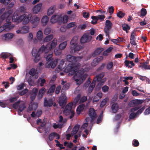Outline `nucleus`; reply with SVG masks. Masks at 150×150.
I'll return each instance as SVG.
<instances>
[{"label": "nucleus", "instance_id": "nucleus-1", "mask_svg": "<svg viewBox=\"0 0 150 150\" xmlns=\"http://www.w3.org/2000/svg\"><path fill=\"white\" fill-rule=\"evenodd\" d=\"M90 66L89 64H86L80 69V65L78 64L73 71V68L71 70V74H74L73 79L76 81L77 85H79L81 84L86 78L87 75L84 74V72L87 71L89 69Z\"/></svg>", "mask_w": 150, "mask_h": 150}, {"label": "nucleus", "instance_id": "nucleus-2", "mask_svg": "<svg viewBox=\"0 0 150 150\" xmlns=\"http://www.w3.org/2000/svg\"><path fill=\"white\" fill-rule=\"evenodd\" d=\"M57 39L54 38L51 43H48L45 46H43L41 47L37 52L35 49L33 48L32 51V54L33 56L35 57L34 59V61L36 62H38L40 59V54L43 52L45 53L48 52L57 45Z\"/></svg>", "mask_w": 150, "mask_h": 150}, {"label": "nucleus", "instance_id": "nucleus-3", "mask_svg": "<svg viewBox=\"0 0 150 150\" xmlns=\"http://www.w3.org/2000/svg\"><path fill=\"white\" fill-rule=\"evenodd\" d=\"M82 58L81 56L77 57H76L71 56L70 54L67 55L66 59L67 60L72 62L69 64L64 69V71L66 73L69 72V75L71 74V69L73 68V71L76 68V67L78 64L77 62H79Z\"/></svg>", "mask_w": 150, "mask_h": 150}, {"label": "nucleus", "instance_id": "nucleus-4", "mask_svg": "<svg viewBox=\"0 0 150 150\" xmlns=\"http://www.w3.org/2000/svg\"><path fill=\"white\" fill-rule=\"evenodd\" d=\"M78 37L77 36L74 37L73 38L70 42V48L71 49V52L73 51L76 53L79 50L82 49L83 47L77 45Z\"/></svg>", "mask_w": 150, "mask_h": 150}, {"label": "nucleus", "instance_id": "nucleus-5", "mask_svg": "<svg viewBox=\"0 0 150 150\" xmlns=\"http://www.w3.org/2000/svg\"><path fill=\"white\" fill-rule=\"evenodd\" d=\"M23 20V24H26L28 23V17L27 16L26 17L25 14L19 16L17 12H15L12 17L13 21L17 23H19Z\"/></svg>", "mask_w": 150, "mask_h": 150}, {"label": "nucleus", "instance_id": "nucleus-6", "mask_svg": "<svg viewBox=\"0 0 150 150\" xmlns=\"http://www.w3.org/2000/svg\"><path fill=\"white\" fill-rule=\"evenodd\" d=\"M52 54H49L47 56L46 58V60L48 62L46 64L45 66L46 67L49 68L51 67V68H54L57 63V59H56L54 60L53 59H50L52 57Z\"/></svg>", "mask_w": 150, "mask_h": 150}, {"label": "nucleus", "instance_id": "nucleus-7", "mask_svg": "<svg viewBox=\"0 0 150 150\" xmlns=\"http://www.w3.org/2000/svg\"><path fill=\"white\" fill-rule=\"evenodd\" d=\"M139 108L137 107L131 108L130 110L129 119H132L140 114L144 110L145 108L143 107L139 110L136 113L134 112L137 110Z\"/></svg>", "mask_w": 150, "mask_h": 150}, {"label": "nucleus", "instance_id": "nucleus-8", "mask_svg": "<svg viewBox=\"0 0 150 150\" xmlns=\"http://www.w3.org/2000/svg\"><path fill=\"white\" fill-rule=\"evenodd\" d=\"M72 106V103L68 104L65 107L64 111V114L65 115H70V118H71L74 116L75 114L74 112L71 110Z\"/></svg>", "mask_w": 150, "mask_h": 150}, {"label": "nucleus", "instance_id": "nucleus-9", "mask_svg": "<svg viewBox=\"0 0 150 150\" xmlns=\"http://www.w3.org/2000/svg\"><path fill=\"white\" fill-rule=\"evenodd\" d=\"M104 75V74L103 73H101L98 76H97L94 79L93 81H95L96 83V81H97L98 82V85L97 87H98L99 88H100L101 86L103 84L106 80V79H101Z\"/></svg>", "mask_w": 150, "mask_h": 150}, {"label": "nucleus", "instance_id": "nucleus-10", "mask_svg": "<svg viewBox=\"0 0 150 150\" xmlns=\"http://www.w3.org/2000/svg\"><path fill=\"white\" fill-rule=\"evenodd\" d=\"M29 73L32 77L31 79L32 81H30V82H29V84L32 86H34L33 80L37 78L38 77V74L37 72V70H35L33 69H32L30 71Z\"/></svg>", "mask_w": 150, "mask_h": 150}, {"label": "nucleus", "instance_id": "nucleus-11", "mask_svg": "<svg viewBox=\"0 0 150 150\" xmlns=\"http://www.w3.org/2000/svg\"><path fill=\"white\" fill-rule=\"evenodd\" d=\"M92 37L88 33L84 34L80 39V42L81 44L85 43L90 41L91 40Z\"/></svg>", "mask_w": 150, "mask_h": 150}, {"label": "nucleus", "instance_id": "nucleus-12", "mask_svg": "<svg viewBox=\"0 0 150 150\" xmlns=\"http://www.w3.org/2000/svg\"><path fill=\"white\" fill-rule=\"evenodd\" d=\"M59 122L57 125L54 124L53 125V127L54 129H56L57 128H61L62 127L63 124L66 121V119H63V117L62 116H60L59 117Z\"/></svg>", "mask_w": 150, "mask_h": 150}, {"label": "nucleus", "instance_id": "nucleus-13", "mask_svg": "<svg viewBox=\"0 0 150 150\" xmlns=\"http://www.w3.org/2000/svg\"><path fill=\"white\" fill-rule=\"evenodd\" d=\"M9 14L10 18L9 19V20H7V24H5L4 25H2L0 27V32H2L4 30H5L6 31H7L10 29V25L11 24V22H9V21L10 20L11 18V14Z\"/></svg>", "mask_w": 150, "mask_h": 150}, {"label": "nucleus", "instance_id": "nucleus-14", "mask_svg": "<svg viewBox=\"0 0 150 150\" xmlns=\"http://www.w3.org/2000/svg\"><path fill=\"white\" fill-rule=\"evenodd\" d=\"M88 113L89 116L91 119V120L90 121V122L92 123L97 117L96 114L94 109L92 108L90 109Z\"/></svg>", "mask_w": 150, "mask_h": 150}, {"label": "nucleus", "instance_id": "nucleus-15", "mask_svg": "<svg viewBox=\"0 0 150 150\" xmlns=\"http://www.w3.org/2000/svg\"><path fill=\"white\" fill-rule=\"evenodd\" d=\"M67 98L65 94H62L59 99V102L60 106H63L67 102Z\"/></svg>", "mask_w": 150, "mask_h": 150}, {"label": "nucleus", "instance_id": "nucleus-16", "mask_svg": "<svg viewBox=\"0 0 150 150\" xmlns=\"http://www.w3.org/2000/svg\"><path fill=\"white\" fill-rule=\"evenodd\" d=\"M143 102L142 100L136 99L130 101L129 103V105L131 107L135 106L139 104H141Z\"/></svg>", "mask_w": 150, "mask_h": 150}, {"label": "nucleus", "instance_id": "nucleus-17", "mask_svg": "<svg viewBox=\"0 0 150 150\" xmlns=\"http://www.w3.org/2000/svg\"><path fill=\"white\" fill-rule=\"evenodd\" d=\"M12 12V11L10 10L8 12L4 14L0 18V25L1 24L2 21L4 20L5 18V17H6V18H7L6 19V21L7 22V20H9V19L10 18V14H11Z\"/></svg>", "mask_w": 150, "mask_h": 150}, {"label": "nucleus", "instance_id": "nucleus-18", "mask_svg": "<svg viewBox=\"0 0 150 150\" xmlns=\"http://www.w3.org/2000/svg\"><path fill=\"white\" fill-rule=\"evenodd\" d=\"M86 121L87 123H84L82 125V129H84V132L86 134V135H87L89 133V132L87 129H86V128L88 126V124L89 122L91 124L90 125H91V124L92 125L93 124V122H92V123L90 122V121H89V118L88 117L86 118Z\"/></svg>", "mask_w": 150, "mask_h": 150}, {"label": "nucleus", "instance_id": "nucleus-19", "mask_svg": "<svg viewBox=\"0 0 150 150\" xmlns=\"http://www.w3.org/2000/svg\"><path fill=\"white\" fill-rule=\"evenodd\" d=\"M42 4L39 3L34 6L32 9L33 12L35 13H37L39 12L42 8Z\"/></svg>", "mask_w": 150, "mask_h": 150}, {"label": "nucleus", "instance_id": "nucleus-20", "mask_svg": "<svg viewBox=\"0 0 150 150\" xmlns=\"http://www.w3.org/2000/svg\"><path fill=\"white\" fill-rule=\"evenodd\" d=\"M112 23L110 21L106 20L105 23V27L104 28L105 32L108 35V30L111 28Z\"/></svg>", "mask_w": 150, "mask_h": 150}, {"label": "nucleus", "instance_id": "nucleus-21", "mask_svg": "<svg viewBox=\"0 0 150 150\" xmlns=\"http://www.w3.org/2000/svg\"><path fill=\"white\" fill-rule=\"evenodd\" d=\"M103 94L102 93L100 92H99L97 94L94 96L93 101V102H97L102 97Z\"/></svg>", "mask_w": 150, "mask_h": 150}, {"label": "nucleus", "instance_id": "nucleus-22", "mask_svg": "<svg viewBox=\"0 0 150 150\" xmlns=\"http://www.w3.org/2000/svg\"><path fill=\"white\" fill-rule=\"evenodd\" d=\"M54 100L53 99H49L47 100L46 98H45L44 100V106L45 107H51L52 106Z\"/></svg>", "mask_w": 150, "mask_h": 150}, {"label": "nucleus", "instance_id": "nucleus-23", "mask_svg": "<svg viewBox=\"0 0 150 150\" xmlns=\"http://www.w3.org/2000/svg\"><path fill=\"white\" fill-rule=\"evenodd\" d=\"M40 20V18L37 17L36 16L31 17L30 18V22L33 23H38L39 22Z\"/></svg>", "mask_w": 150, "mask_h": 150}, {"label": "nucleus", "instance_id": "nucleus-24", "mask_svg": "<svg viewBox=\"0 0 150 150\" xmlns=\"http://www.w3.org/2000/svg\"><path fill=\"white\" fill-rule=\"evenodd\" d=\"M38 91V90L37 88H34L32 90V92L30 94V98L32 100L35 99Z\"/></svg>", "mask_w": 150, "mask_h": 150}, {"label": "nucleus", "instance_id": "nucleus-25", "mask_svg": "<svg viewBox=\"0 0 150 150\" xmlns=\"http://www.w3.org/2000/svg\"><path fill=\"white\" fill-rule=\"evenodd\" d=\"M138 67L141 68L142 69H150V66L147 65V63L146 62L140 63Z\"/></svg>", "mask_w": 150, "mask_h": 150}, {"label": "nucleus", "instance_id": "nucleus-26", "mask_svg": "<svg viewBox=\"0 0 150 150\" xmlns=\"http://www.w3.org/2000/svg\"><path fill=\"white\" fill-rule=\"evenodd\" d=\"M49 21V18L46 16H43L41 19V23L43 26H45L48 23Z\"/></svg>", "mask_w": 150, "mask_h": 150}, {"label": "nucleus", "instance_id": "nucleus-27", "mask_svg": "<svg viewBox=\"0 0 150 150\" xmlns=\"http://www.w3.org/2000/svg\"><path fill=\"white\" fill-rule=\"evenodd\" d=\"M64 62V59H63L61 61L59 65L55 70V72L56 73L58 72L59 70L62 69L64 68V67L63 66V65Z\"/></svg>", "mask_w": 150, "mask_h": 150}, {"label": "nucleus", "instance_id": "nucleus-28", "mask_svg": "<svg viewBox=\"0 0 150 150\" xmlns=\"http://www.w3.org/2000/svg\"><path fill=\"white\" fill-rule=\"evenodd\" d=\"M60 17L58 15H53L51 17L50 21L52 23H54L57 21Z\"/></svg>", "mask_w": 150, "mask_h": 150}, {"label": "nucleus", "instance_id": "nucleus-29", "mask_svg": "<svg viewBox=\"0 0 150 150\" xmlns=\"http://www.w3.org/2000/svg\"><path fill=\"white\" fill-rule=\"evenodd\" d=\"M46 91V89L42 88L40 90L38 95V97L39 99H40L42 97Z\"/></svg>", "mask_w": 150, "mask_h": 150}, {"label": "nucleus", "instance_id": "nucleus-30", "mask_svg": "<svg viewBox=\"0 0 150 150\" xmlns=\"http://www.w3.org/2000/svg\"><path fill=\"white\" fill-rule=\"evenodd\" d=\"M14 36V35L12 33H8L4 35L3 39L6 40H9L13 38Z\"/></svg>", "mask_w": 150, "mask_h": 150}, {"label": "nucleus", "instance_id": "nucleus-31", "mask_svg": "<svg viewBox=\"0 0 150 150\" xmlns=\"http://www.w3.org/2000/svg\"><path fill=\"white\" fill-rule=\"evenodd\" d=\"M125 63L126 66L128 68H132L134 66V64L132 61H129L126 60L125 61Z\"/></svg>", "mask_w": 150, "mask_h": 150}, {"label": "nucleus", "instance_id": "nucleus-32", "mask_svg": "<svg viewBox=\"0 0 150 150\" xmlns=\"http://www.w3.org/2000/svg\"><path fill=\"white\" fill-rule=\"evenodd\" d=\"M55 6L53 5L51 6L48 9L47 11V15L50 16L54 12L55 9Z\"/></svg>", "mask_w": 150, "mask_h": 150}, {"label": "nucleus", "instance_id": "nucleus-33", "mask_svg": "<svg viewBox=\"0 0 150 150\" xmlns=\"http://www.w3.org/2000/svg\"><path fill=\"white\" fill-rule=\"evenodd\" d=\"M103 59L102 57H100L99 58H96L94 59L92 62L91 63L92 66H94L96 65L99 62L102 60Z\"/></svg>", "mask_w": 150, "mask_h": 150}, {"label": "nucleus", "instance_id": "nucleus-34", "mask_svg": "<svg viewBox=\"0 0 150 150\" xmlns=\"http://www.w3.org/2000/svg\"><path fill=\"white\" fill-rule=\"evenodd\" d=\"M111 109L113 113H116L119 109L118 105L115 103L113 104L111 106Z\"/></svg>", "mask_w": 150, "mask_h": 150}, {"label": "nucleus", "instance_id": "nucleus-35", "mask_svg": "<svg viewBox=\"0 0 150 150\" xmlns=\"http://www.w3.org/2000/svg\"><path fill=\"white\" fill-rule=\"evenodd\" d=\"M36 37L37 39L39 40H41L43 37V34L41 30L38 31L36 34Z\"/></svg>", "mask_w": 150, "mask_h": 150}, {"label": "nucleus", "instance_id": "nucleus-36", "mask_svg": "<svg viewBox=\"0 0 150 150\" xmlns=\"http://www.w3.org/2000/svg\"><path fill=\"white\" fill-rule=\"evenodd\" d=\"M42 114V111L41 110H38L37 111L36 114L34 112H33L31 114V116L33 117H38Z\"/></svg>", "mask_w": 150, "mask_h": 150}, {"label": "nucleus", "instance_id": "nucleus-37", "mask_svg": "<svg viewBox=\"0 0 150 150\" xmlns=\"http://www.w3.org/2000/svg\"><path fill=\"white\" fill-rule=\"evenodd\" d=\"M79 126L78 125L75 126L72 131L71 134L72 135H73L77 133L79 130Z\"/></svg>", "mask_w": 150, "mask_h": 150}, {"label": "nucleus", "instance_id": "nucleus-38", "mask_svg": "<svg viewBox=\"0 0 150 150\" xmlns=\"http://www.w3.org/2000/svg\"><path fill=\"white\" fill-rule=\"evenodd\" d=\"M37 124L40 126V129H42L45 126L46 124V122L45 121L42 122L41 119H39L37 121Z\"/></svg>", "mask_w": 150, "mask_h": 150}, {"label": "nucleus", "instance_id": "nucleus-39", "mask_svg": "<svg viewBox=\"0 0 150 150\" xmlns=\"http://www.w3.org/2000/svg\"><path fill=\"white\" fill-rule=\"evenodd\" d=\"M55 88V86L54 85L52 86L49 89L47 92V94L49 95H52L54 93Z\"/></svg>", "mask_w": 150, "mask_h": 150}, {"label": "nucleus", "instance_id": "nucleus-40", "mask_svg": "<svg viewBox=\"0 0 150 150\" xmlns=\"http://www.w3.org/2000/svg\"><path fill=\"white\" fill-rule=\"evenodd\" d=\"M84 107V105L83 104L80 105L77 108L76 111L78 114H79L81 111L83 110Z\"/></svg>", "mask_w": 150, "mask_h": 150}, {"label": "nucleus", "instance_id": "nucleus-41", "mask_svg": "<svg viewBox=\"0 0 150 150\" xmlns=\"http://www.w3.org/2000/svg\"><path fill=\"white\" fill-rule=\"evenodd\" d=\"M103 50V49L101 48H97L94 51V53L92 54L93 57L96 55H97L100 53Z\"/></svg>", "mask_w": 150, "mask_h": 150}, {"label": "nucleus", "instance_id": "nucleus-42", "mask_svg": "<svg viewBox=\"0 0 150 150\" xmlns=\"http://www.w3.org/2000/svg\"><path fill=\"white\" fill-rule=\"evenodd\" d=\"M96 83L95 82L93 81L92 83L91 84L88 88V91L89 93H91L93 91V89L95 87Z\"/></svg>", "mask_w": 150, "mask_h": 150}, {"label": "nucleus", "instance_id": "nucleus-43", "mask_svg": "<svg viewBox=\"0 0 150 150\" xmlns=\"http://www.w3.org/2000/svg\"><path fill=\"white\" fill-rule=\"evenodd\" d=\"M109 100V98H106L101 102L100 107L101 108L104 107L106 104V103Z\"/></svg>", "mask_w": 150, "mask_h": 150}, {"label": "nucleus", "instance_id": "nucleus-44", "mask_svg": "<svg viewBox=\"0 0 150 150\" xmlns=\"http://www.w3.org/2000/svg\"><path fill=\"white\" fill-rule=\"evenodd\" d=\"M11 55V54L7 52H3L1 54V57L3 59H6Z\"/></svg>", "mask_w": 150, "mask_h": 150}, {"label": "nucleus", "instance_id": "nucleus-45", "mask_svg": "<svg viewBox=\"0 0 150 150\" xmlns=\"http://www.w3.org/2000/svg\"><path fill=\"white\" fill-rule=\"evenodd\" d=\"M38 82L40 84V86H42L45 83L46 80L43 78H40L38 80Z\"/></svg>", "mask_w": 150, "mask_h": 150}, {"label": "nucleus", "instance_id": "nucleus-46", "mask_svg": "<svg viewBox=\"0 0 150 150\" xmlns=\"http://www.w3.org/2000/svg\"><path fill=\"white\" fill-rule=\"evenodd\" d=\"M53 36L52 35H50L46 36L44 40V42H47L50 41L53 38Z\"/></svg>", "mask_w": 150, "mask_h": 150}, {"label": "nucleus", "instance_id": "nucleus-47", "mask_svg": "<svg viewBox=\"0 0 150 150\" xmlns=\"http://www.w3.org/2000/svg\"><path fill=\"white\" fill-rule=\"evenodd\" d=\"M67 45V42H63L60 44L59 45V48L61 50H64L65 48Z\"/></svg>", "mask_w": 150, "mask_h": 150}, {"label": "nucleus", "instance_id": "nucleus-48", "mask_svg": "<svg viewBox=\"0 0 150 150\" xmlns=\"http://www.w3.org/2000/svg\"><path fill=\"white\" fill-rule=\"evenodd\" d=\"M113 48L111 47H109L108 48H107L106 50L103 52V55L105 56H107L108 54V53L110 52Z\"/></svg>", "mask_w": 150, "mask_h": 150}, {"label": "nucleus", "instance_id": "nucleus-49", "mask_svg": "<svg viewBox=\"0 0 150 150\" xmlns=\"http://www.w3.org/2000/svg\"><path fill=\"white\" fill-rule=\"evenodd\" d=\"M122 29L125 31L127 33L128 32V30L130 29L129 26L127 24H124L122 25Z\"/></svg>", "mask_w": 150, "mask_h": 150}, {"label": "nucleus", "instance_id": "nucleus-50", "mask_svg": "<svg viewBox=\"0 0 150 150\" xmlns=\"http://www.w3.org/2000/svg\"><path fill=\"white\" fill-rule=\"evenodd\" d=\"M55 141L57 143L56 144V146L59 147L60 149H64V147L63 146L62 144H60V142L57 140H55Z\"/></svg>", "mask_w": 150, "mask_h": 150}, {"label": "nucleus", "instance_id": "nucleus-51", "mask_svg": "<svg viewBox=\"0 0 150 150\" xmlns=\"http://www.w3.org/2000/svg\"><path fill=\"white\" fill-rule=\"evenodd\" d=\"M68 16L67 15H65L63 16V18H61L62 21L64 23H66L68 21Z\"/></svg>", "mask_w": 150, "mask_h": 150}, {"label": "nucleus", "instance_id": "nucleus-52", "mask_svg": "<svg viewBox=\"0 0 150 150\" xmlns=\"http://www.w3.org/2000/svg\"><path fill=\"white\" fill-rule=\"evenodd\" d=\"M81 96L80 94H78L77 96L75 98L74 102L73 104H76L79 102V99L80 98Z\"/></svg>", "mask_w": 150, "mask_h": 150}, {"label": "nucleus", "instance_id": "nucleus-53", "mask_svg": "<svg viewBox=\"0 0 150 150\" xmlns=\"http://www.w3.org/2000/svg\"><path fill=\"white\" fill-rule=\"evenodd\" d=\"M55 137V133L53 132L50 134L49 136V139L50 141H52Z\"/></svg>", "mask_w": 150, "mask_h": 150}, {"label": "nucleus", "instance_id": "nucleus-54", "mask_svg": "<svg viewBox=\"0 0 150 150\" xmlns=\"http://www.w3.org/2000/svg\"><path fill=\"white\" fill-rule=\"evenodd\" d=\"M92 21H91V23L93 24H94L97 23L98 21V18L96 16H92L91 17Z\"/></svg>", "mask_w": 150, "mask_h": 150}, {"label": "nucleus", "instance_id": "nucleus-55", "mask_svg": "<svg viewBox=\"0 0 150 150\" xmlns=\"http://www.w3.org/2000/svg\"><path fill=\"white\" fill-rule=\"evenodd\" d=\"M76 25V23L74 22H72L68 24L66 26L67 28H70L71 27H74Z\"/></svg>", "mask_w": 150, "mask_h": 150}, {"label": "nucleus", "instance_id": "nucleus-56", "mask_svg": "<svg viewBox=\"0 0 150 150\" xmlns=\"http://www.w3.org/2000/svg\"><path fill=\"white\" fill-rule=\"evenodd\" d=\"M146 10L144 8L142 9L141 11V15L142 16H145L146 14Z\"/></svg>", "mask_w": 150, "mask_h": 150}, {"label": "nucleus", "instance_id": "nucleus-57", "mask_svg": "<svg viewBox=\"0 0 150 150\" xmlns=\"http://www.w3.org/2000/svg\"><path fill=\"white\" fill-rule=\"evenodd\" d=\"M113 64L112 62H110L108 63L106 68L108 69H110L112 68Z\"/></svg>", "mask_w": 150, "mask_h": 150}, {"label": "nucleus", "instance_id": "nucleus-58", "mask_svg": "<svg viewBox=\"0 0 150 150\" xmlns=\"http://www.w3.org/2000/svg\"><path fill=\"white\" fill-rule=\"evenodd\" d=\"M103 114V112H102L100 114V115L98 117L97 120L96 122L97 124H98L101 122V121L102 119Z\"/></svg>", "mask_w": 150, "mask_h": 150}, {"label": "nucleus", "instance_id": "nucleus-59", "mask_svg": "<svg viewBox=\"0 0 150 150\" xmlns=\"http://www.w3.org/2000/svg\"><path fill=\"white\" fill-rule=\"evenodd\" d=\"M61 50L60 49L58 50L55 49L54 50V53L56 55H60L61 53Z\"/></svg>", "mask_w": 150, "mask_h": 150}, {"label": "nucleus", "instance_id": "nucleus-60", "mask_svg": "<svg viewBox=\"0 0 150 150\" xmlns=\"http://www.w3.org/2000/svg\"><path fill=\"white\" fill-rule=\"evenodd\" d=\"M51 31L50 28L47 27L45 29L44 31V33L46 35H48L50 33Z\"/></svg>", "mask_w": 150, "mask_h": 150}, {"label": "nucleus", "instance_id": "nucleus-61", "mask_svg": "<svg viewBox=\"0 0 150 150\" xmlns=\"http://www.w3.org/2000/svg\"><path fill=\"white\" fill-rule=\"evenodd\" d=\"M18 98L17 96L11 97L10 98L9 100L11 102H13L16 101Z\"/></svg>", "mask_w": 150, "mask_h": 150}, {"label": "nucleus", "instance_id": "nucleus-62", "mask_svg": "<svg viewBox=\"0 0 150 150\" xmlns=\"http://www.w3.org/2000/svg\"><path fill=\"white\" fill-rule=\"evenodd\" d=\"M11 0H0V3H1L5 5L7 4Z\"/></svg>", "mask_w": 150, "mask_h": 150}, {"label": "nucleus", "instance_id": "nucleus-63", "mask_svg": "<svg viewBox=\"0 0 150 150\" xmlns=\"http://www.w3.org/2000/svg\"><path fill=\"white\" fill-rule=\"evenodd\" d=\"M114 11V8L112 6H111L109 7L108 9V11L109 13L110 14H112Z\"/></svg>", "mask_w": 150, "mask_h": 150}, {"label": "nucleus", "instance_id": "nucleus-64", "mask_svg": "<svg viewBox=\"0 0 150 150\" xmlns=\"http://www.w3.org/2000/svg\"><path fill=\"white\" fill-rule=\"evenodd\" d=\"M117 16L120 18H122L124 15V13L120 11L117 14Z\"/></svg>", "mask_w": 150, "mask_h": 150}]
</instances>
